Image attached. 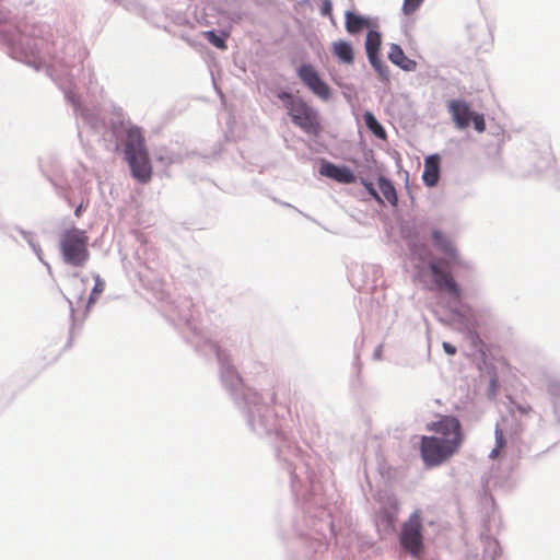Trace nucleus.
Masks as SVG:
<instances>
[{
    "label": "nucleus",
    "instance_id": "4468645a",
    "mask_svg": "<svg viewBox=\"0 0 560 560\" xmlns=\"http://www.w3.org/2000/svg\"><path fill=\"white\" fill-rule=\"evenodd\" d=\"M331 51L340 63L352 65L354 62V50L350 43L343 39L331 44Z\"/></svg>",
    "mask_w": 560,
    "mask_h": 560
},
{
    "label": "nucleus",
    "instance_id": "c756f323",
    "mask_svg": "<svg viewBox=\"0 0 560 560\" xmlns=\"http://www.w3.org/2000/svg\"><path fill=\"white\" fill-rule=\"evenodd\" d=\"M394 522H395V521H394L390 516H387V523H388V526H389V527H393Z\"/></svg>",
    "mask_w": 560,
    "mask_h": 560
},
{
    "label": "nucleus",
    "instance_id": "c85d7f7f",
    "mask_svg": "<svg viewBox=\"0 0 560 560\" xmlns=\"http://www.w3.org/2000/svg\"><path fill=\"white\" fill-rule=\"evenodd\" d=\"M82 210H83V205L81 203L79 207H77V209L74 211V214L77 218H79L81 215Z\"/></svg>",
    "mask_w": 560,
    "mask_h": 560
},
{
    "label": "nucleus",
    "instance_id": "7c9ffc66",
    "mask_svg": "<svg viewBox=\"0 0 560 560\" xmlns=\"http://www.w3.org/2000/svg\"><path fill=\"white\" fill-rule=\"evenodd\" d=\"M474 338H475L477 341H480L479 337H478L476 334H474Z\"/></svg>",
    "mask_w": 560,
    "mask_h": 560
},
{
    "label": "nucleus",
    "instance_id": "9d476101",
    "mask_svg": "<svg viewBox=\"0 0 560 560\" xmlns=\"http://www.w3.org/2000/svg\"><path fill=\"white\" fill-rule=\"evenodd\" d=\"M148 152L145 144H144V138L142 136V132L140 128L138 127H130L127 129L126 132V140H125V156H129L137 153Z\"/></svg>",
    "mask_w": 560,
    "mask_h": 560
},
{
    "label": "nucleus",
    "instance_id": "b1692460",
    "mask_svg": "<svg viewBox=\"0 0 560 560\" xmlns=\"http://www.w3.org/2000/svg\"><path fill=\"white\" fill-rule=\"evenodd\" d=\"M369 194L380 203H383V199L381 195L375 190L372 183H369L366 180L362 182Z\"/></svg>",
    "mask_w": 560,
    "mask_h": 560
},
{
    "label": "nucleus",
    "instance_id": "393cba45",
    "mask_svg": "<svg viewBox=\"0 0 560 560\" xmlns=\"http://www.w3.org/2000/svg\"><path fill=\"white\" fill-rule=\"evenodd\" d=\"M443 349L450 355H454L457 351L455 346L446 341L443 342Z\"/></svg>",
    "mask_w": 560,
    "mask_h": 560
},
{
    "label": "nucleus",
    "instance_id": "1a4fd4ad",
    "mask_svg": "<svg viewBox=\"0 0 560 560\" xmlns=\"http://www.w3.org/2000/svg\"><path fill=\"white\" fill-rule=\"evenodd\" d=\"M320 175L334 179L340 184H352L355 182V175L347 166H338L330 162H324L319 168Z\"/></svg>",
    "mask_w": 560,
    "mask_h": 560
},
{
    "label": "nucleus",
    "instance_id": "aec40b11",
    "mask_svg": "<svg viewBox=\"0 0 560 560\" xmlns=\"http://www.w3.org/2000/svg\"><path fill=\"white\" fill-rule=\"evenodd\" d=\"M94 280H95V284L92 289V292H91V295L89 298V301H88V305L86 307L90 308L92 305L95 304V302L97 301V296L104 291L105 289V282L104 280L101 278L100 275H94L93 276Z\"/></svg>",
    "mask_w": 560,
    "mask_h": 560
},
{
    "label": "nucleus",
    "instance_id": "2eb2a0df",
    "mask_svg": "<svg viewBox=\"0 0 560 560\" xmlns=\"http://www.w3.org/2000/svg\"><path fill=\"white\" fill-rule=\"evenodd\" d=\"M440 175V156L438 154L430 155L424 161V170L422 174L423 182L432 187L436 185Z\"/></svg>",
    "mask_w": 560,
    "mask_h": 560
},
{
    "label": "nucleus",
    "instance_id": "a211bd4d",
    "mask_svg": "<svg viewBox=\"0 0 560 560\" xmlns=\"http://www.w3.org/2000/svg\"><path fill=\"white\" fill-rule=\"evenodd\" d=\"M364 121L369 130L380 139L386 138V131L382 125L376 120L371 112H365L363 115Z\"/></svg>",
    "mask_w": 560,
    "mask_h": 560
},
{
    "label": "nucleus",
    "instance_id": "39448f33",
    "mask_svg": "<svg viewBox=\"0 0 560 560\" xmlns=\"http://www.w3.org/2000/svg\"><path fill=\"white\" fill-rule=\"evenodd\" d=\"M447 109L458 129H466L470 121H472L478 132L485 131L486 122L483 115L472 112L467 102L452 100L447 104Z\"/></svg>",
    "mask_w": 560,
    "mask_h": 560
},
{
    "label": "nucleus",
    "instance_id": "4be33fe9",
    "mask_svg": "<svg viewBox=\"0 0 560 560\" xmlns=\"http://www.w3.org/2000/svg\"><path fill=\"white\" fill-rule=\"evenodd\" d=\"M203 36L209 40V43H211L217 48H219V49L226 48L224 38L218 36L213 31L203 32Z\"/></svg>",
    "mask_w": 560,
    "mask_h": 560
},
{
    "label": "nucleus",
    "instance_id": "7ed1b4c3",
    "mask_svg": "<svg viewBox=\"0 0 560 560\" xmlns=\"http://www.w3.org/2000/svg\"><path fill=\"white\" fill-rule=\"evenodd\" d=\"M59 248L63 261L73 267H84L90 259L89 236L84 230H65L60 234Z\"/></svg>",
    "mask_w": 560,
    "mask_h": 560
},
{
    "label": "nucleus",
    "instance_id": "f257e3e1",
    "mask_svg": "<svg viewBox=\"0 0 560 560\" xmlns=\"http://www.w3.org/2000/svg\"><path fill=\"white\" fill-rule=\"evenodd\" d=\"M434 435H423L420 441V456L429 468L438 467L457 454L465 441L462 423L455 416L441 415L427 424Z\"/></svg>",
    "mask_w": 560,
    "mask_h": 560
},
{
    "label": "nucleus",
    "instance_id": "412c9836",
    "mask_svg": "<svg viewBox=\"0 0 560 560\" xmlns=\"http://www.w3.org/2000/svg\"><path fill=\"white\" fill-rule=\"evenodd\" d=\"M375 71L383 80H388L389 69L388 67L378 58V56L373 57V60H369Z\"/></svg>",
    "mask_w": 560,
    "mask_h": 560
},
{
    "label": "nucleus",
    "instance_id": "9b49d317",
    "mask_svg": "<svg viewBox=\"0 0 560 560\" xmlns=\"http://www.w3.org/2000/svg\"><path fill=\"white\" fill-rule=\"evenodd\" d=\"M432 241H433L434 247L439 252H441L442 254L448 256V258L451 260H453V261L456 260V258H457V250L454 247V245H453L451 238L447 236V234H445L444 232H442L439 229H434L432 231Z\"/></svg>",
    "mask_w": 560,
    "mask_h": 560
},
{
    "label": "nucleus",
    "instance_id": "5701e85b",
    "mask_svg": "<svg viewBox=\"0 0 560 560\" xmlns=\"http://www.w3.org/2000/svg\"><path fill=\"white\" fill-rule=\"evenodd\" d=\"M423 0H404L402 12L405 15L413 14L421 5Z\"/></svg>",
    "mask_w": 560,
    "mask_h": 560
},
{
    "label": "nucleus",
    "instance_id": "6ab92c4d",
    "mask_svg": "<svg viewBox=\"0 0 560 560\" xmlns=\"http://www.w3.org/2000/svg\"><path fill=\"white\" fill-rule=\"evenodd\" d=\"M494 435H495V446L490 453V458H492V459L498 458L506 446V440H505L502 429L497 427L495 431H494Z\"/></svg>",
    "mask_w": 560,
    "mask_h": 560
},
{
    "label": "nucleus",
    "instance_id": "20e7f679",
    "mask_svg": "<svg viewBox=\"0 0 560 560\" xmlns=\"http://www.w3.org/2000/svg\"><path fill=\"white\" fill-rule=\"evenodd\" d=\"M422 520L419 512L410 515L404 524L400 533V544L402 548L412 557H419L422 548Z\"/></svg>",
    "mask_w": 560,
    "mask_h": 560
},
{
    "label": "nucleus",
    "instance_id": "0eeeda50",
    "mask_svg": "<svg viewBox=\"0 0 560 560\" xmlns=\"http://www.w3.org/2000/svg\"><path fill=\"white\" fill-rule=\"evenodd\" d=\"M132 176L140 183H148L152 176V166L148 152L126 156Z\"/></svg>",
    "mask_w": 560,
    "mask_h": 560
},
{
    "label": "nucleus",
    "instance_id": "dca6fc26",
    "mask_svg": "<svg viewBox=\"0 0 560 560\" xmlns=\"http://www.w3.org/2000/svg\"><path fill=\"white\" fill-rule=\"evenodd\" d=\"M381 44V34L375 30H369L365 39V50L369 60H373V57L378 56Z\"/></svg>",
    "mask_w": 560,
    "mask_h": 560
},
{
    "label": "nucleus",
    "instance_id": "cd10ccee",
    "mask_svg": "<svg viewBox=\"0 0 560 560\" xmlns=\"http://www.w3.org/2000/svg\"><path fill=\"white\" fill-rule=\"evenodd\" d=\"M516 409H517L518 412H521L523 415H527V413H529L532 411V407L530 406L517 405Z\"/></svg>",
    "mask_w": 560,
    "mask_h": 560
},
{
    "label": "nucleus",
    "instance_id": "f03ea898",
    "mask_svg": "<svg viewBox=\"0 0 560 560\" xmlns=\"http://www.w3.org/2000/svg\"><path fill=\"white\" fill-rule=\"evenodd\" d=\"M278 98L282 101L287 115L295 127L308 136H319L323 126L320 115L316 108L302 96L290 92H279Z\"/></svg>",
    "mask_w": 560,
    "mask_h": 560
},
{
    "label": "nucleus",
    "instance_id": "bb28decb",
    "mask_svg": "<svg viewBox=\"0 0 560 560\" xmlns=\"http://www.w3.org/2000/svg\"><path fill=\"white\" fill-rule=\"evenodd\" d=\"M84 293H85V280L82 279V288L78 293L74 294V298H77L78 301H82Z\"/></svg>",
    "mask_w": 560,
    "mask_h": 560
},
{
    "label": "nucleus",
    "instance_id": "f3484780",
    "mask_svg": "<svg viewBox=\"0 0 560 560\" xmlns=\"http://www.w3.org/2000/svg\"><path fill=\"white\" fill-rule=\"evenodd\" d=\"M378 189L383 197L393 206L397 203V194L393 184L385 177H380L377 180Z\"/></svg>",
    "mask_w": 560,
    "mask_h": 560
},
{
    "label": "nucleus",
    "instance_id": "423d86ee",
    "mask_svg": "<svg viewBox=\"0 0 560 560\" xmlns=\"http://www.w3.org/2000/svg\"><path fill=\"white\" fill-rule=\"evenodd\" d=\"M296 74L302 83L319 98L327 101L331 96L329 85L320 78L314 66L301 65L296 69Z\"/></svg>",
    "mask_w": 560,
    "mask_h": 560
},
{
    "label": "nucleus",
    "instance_id": "ddd939ff",
    "mask_svg": "<svg viewBox=\"0 0 560 560\" xmlns=\"http://www.w3.org/2000/svg\"><path fill=\"white\" fill-rule=\"evenodd\" d=\"M345 19L346 30L351 35L359 34L363 30H370L372 26L370 19L355 14L351 11H347L345 13Z\"/></svg>",
    "mask_w": 560,
    "mask_h": 560
},
{
    "label": "nucleus",
    "instance_id": "a878e982",
    "mask_svg": "<svg viewBox=\"0 0 560 560\" xmlns=\"http://www.w3.org/2000/svg\"><path fill=\"white\" fill-rule=\"evenodd\" d=\"M322 13L324 15H331V3L329 0H325L322 7Z\"/></svg>",
    "mask_w": 560,
    "mask_h": 560
},
{
    "label": "nucleus",
    "instance_id": "6e6552de",
    "mask_svg": "<svg viewBox=\"0 0 560 560\" xmlns=\"http://www.w3.org/2000/svg\"><path fill=\"white\" fill-rule=\"evenodd\" d=\"M429 268L433 278L434 283L441 290H444L447 294L460 299V290L453 279L452 275L447 271H443L435 261L429 264Z\"/></svg>",
    "mask_w": 560,
    "mask_h": 560
},
{
    "label": "nucleus",
    "instance_id": "f8f14e48",
    "mask_svg": "<svg viewBox=\"0 0 560 560\" xmlns=\"http://www.w3.org/2000/svg\"><path fill=\"white\" fill-rule=\"evenodd\" d=\"M388 59L405 71H415L417 62L408 58L401 47L397 44H392L388 51Z\"/></svg>",
    "mask_w": 560,
    "mask_h": 560
}]
</instances>
